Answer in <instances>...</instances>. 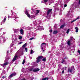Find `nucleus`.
Returning a JSON list of instances; mask_svg holds the SVG:
<instances>
[{"label": "nucleus", "mask_w": 80, "mask_h": 80, "mask_svg": "<svg viewBox=\"0 0 80 80\" xmlns=\"http://www.w3.org/2000/svg\"><path fill=\"white\" fill-rule=\"evenodd\" d=\"M65 26V24H64L63 25H62L60 27V28H63V27H64Z\"/></svg>", "instance_id": "12"}, {"label": "nucleus", "mask_w": 80, "mask_h": 80, "mask_svg": "<svg viewBox=\"0 0 80 80\" xmlns=\"http://www.w3.org/2000/svg\"><path fill=\"white\" fill-rule=\"evenodd\" d=\"M43 45H44V46H45L46 45V43H42L41 45V47H42V46H43Z\"/></svg>", "instance_id": "20"}, {"label": "nucleus", "mask_w": 80, "mask_h": 80, "mask_svg": "<svg viewBox=\"0 0 80 80\" xmlns=\"http://www.w3.org/2000/svg\"><path fill=\"white\" fill-rule=\"evenodd\" d=\"M79 19V17H78L75 20H78V19Z\"/></svg>", "instance_id": "37"}, {"label": "nucleus", "mask_w": 80, "mask_h": 80, "mask_svg": "<svg viewBox=\"0 0 80 80\" xmlns=\"http://www.w3.org/2000/svg\"><path fill=\"white\" fill-rule=\"evenodd\" d=\"M65 68L66 69V68H67V67H65Z\"/></svg>", "instance_id": "44"}, {"label": "nucleus", "mask_w": 80, "mask_h": 80, "mask_svg": "<svg viewBox=\"0 0 80 80\" xmlns=\"http://www.w3.org/2000/svg\"><path fill=\"white\" fill-rule=\"evenodd\" d=\"M42 62H46V58H44L43 59H42Z\"/></svg>", "instance_id": "11"}, {"label": "nucleus", "mask_w": 80, "mask_h": 80, "mask_svg": "<svg viewBox=\"0 0 80 80\" xmlns=\"http://www.w3.org/2000/svg\"><path fill=\"white\" fill-rule=\"evenodd\" d=\"M22 37L21 36H20L19 38H18V39L19 40H21V39H22Z\"/></svg>", "instance_id": "25"}, {"label": "nucleus", "mask_w": 80, "mask_h": 80, "mask_svg": "<svg viewBox=\"0 0 80 80\" xmlns=\"http://www.w3.org/2000/svg\"><path fill=\"white\" fill-rule=\"evenodd\" d=\"M25 59H24L22 62V65H24L25 63Z\"/></svg>", "instance_id": "24"}, {"label": "nucleus", "mask_w": 80, "mask_h": 80, "mask_svg": "<svg viewBox=\"0 0 80 80\" xmlns=\"http://www.w3.org/2000/svg\"><path fill=\"white\" fill-rule=\"evenodd\" d=\"M76 21V20H75V19L73 20V21H71V23H73V22H75Z\"/></svg>", "instance_id": "26"}, {"label": "nucleus", "mask_w": 80, "mask_h": 80, "mask_svg": "<svg viewBox=\"0 0 80 80\" xmlns=\"http://www.w3.org/2000/svg\"><path fill=\"white\" fill-rule=\"evenodd\" d=\"M62 73H64V70H63L62 72Z\"/></svg>", "instance_id": "38"}, {"label": "nucleus", "mask_w": 80, "mask_h": 80, "mask_svg": "<svg viewBox=\"0 0 80 80\" xmlns=\"http://www.w3.org/2000/svg\"><path fill=\"white\" fill-rule=\"evenodd\" d=\"M65 60L63 59L62 60V61L61 62V63H63V62H65Z\"/></svg>", "instance_id": "17"}, {"label": "nucleus", "mask_w": 80, "mask_h": 80, "mask_svg": "<svg viewBox=\"0 0 80 80\" xmlns=\"http://www.w3.org/2000/svg\"><path fill=\"white\" fill-rule=\"evenodd\" d=\"M78 53H79L80 54V50H78Z\"/></svg>", "instance_id": "36"}, {"label": "nucleus", "mask_w": 80, "mask_h": 80, "mask_svg": "<svg viewBox=\"0 0 80 80\" xmlns=\"http://www.w3.org/2000/svg\"><path fill=\"white\" fill-rule=\"evenodd\" d=\"M35 38H31L29 39V40H32L33 39H34Z\"/></svg>", "instance_id": "29"}, {"label": "nucleus", "mask_w": 80, "mask_h": 80, "mask_svg": "<svg viewBox=\"0 0 80 80\" xmlns=\"http://www.w3.org/2000/svg\"><path fill=\"white\" fill-rule=\"evenodd\" d=\"M43 58V56H38L36 58L37 59L36 62L37 63H39L40 62H41L42 59Z\"/></svg>", "instance_id": "1"}, {"label": "nucleus", "mask_w": 80, "mask_h": 80, "mask_svg": "<svg viewBox=\"0 0 80 80\" xmlns=\"http://www.w3.org/2000/svg\"><path fill=\"white\" fill-rule=\"evenodd\" d=\"M23 42H20L19 43V44H21V43H22Z\"/></svg>", "instance_id": "39"}, {"label": "nucleus", "mask_w": 80, "mask_h": 80, "mask_svg": "<svg viewBox=\"0 0 80 80\" xmlns=\"http://www.w3.org/2000/svg\"><path fill=\"white\" fill-rule=\"evenodd\" d=\"M79 4H80V0H79Z\"/></svg>", "instance_id": "43"}, {"label": "nucleus", "mask_w": 80, "mask_h": 80, "mask_svg": "<svg viewBox=\"0 0 80 80\" xmlns=\"http://www.w3.org/2000/svg\"><path fill=\"white\" fill-rule=\"evenodd\" d=\"M32 18H35V16L34 15H32Z\"/></svg>", "instance_id": "34"}, {"label": "nucleus", "mask_w": 80, "mask_h": 80, "mask_svg": "<svg viewBox=\"0 0 80 80\" xmlns=\"http://www.w3.org/2000/svg\"><path fill=\"white\" fill-rule=\"evenodd\" d=\"M67 44L69 46H70V40L68 41L67 42Z\"/></svg>", "instance_id": "10"}, {"label": "nucleus", "mask_w": 80, "mask_h": 80, "mask_svg": "<svg viewBox=\"0 0 80 80\" xmlns=\"http://www.w3.org/2000/svg\"><path fill=\"white\" fill-rule=\"evenodd\" d=\"M53 32V30L52 29H51L49 30V32Z\"/></svg>", "instance_id": "33"}, {"label": "nucleus", "mask_w": 80, "mask_h": 80, "mask_svg": "<svg viewBox=\"0 0 80 80\" xmlns=\"http://www.w3.org/2000/svg\"><path fill=\"white\" fill-rule=\"evenodd\" d=\"M75 29H76V31H75L76 32H78V27H75Z\"/></svg>", "instance_id": "9"}, {"label": "nucleus", "mask_w": 80, "mask_h": 80, "mask_svg": "<svg viewBox=\"0 0 80 80\" xmlns=\"http://www.w3.org/2000/svg\"><path fill=\"white\" fill-rule=\"evenodd\" d=\"M37 13H36V15H37L38 13H39L40 12V10H36Z\"/></svg>", "instance_id": "15"}, {"label": "nucleus", "mask_w": 80, "mask_h": 80, "mask_svg": "<svg viewBox=\"0 0 80 80\" xmlns=\"http://www.w3.org/2000/svg\"><path fill=\"white\" fill-rule=\"evenodd\" d=\"M67 5L66 4L64 5V7H67Z\"/></svg>", "instance_id": "35"}, {"label": "nucleus", "mask_w": 80, "mask_h": 80, "mask_svg": "<svg viewBox=\"0 0 80 80\" xmlns=\"http://www.w3.org/2000/svg\"><path fill=\"white\" fill-rule=\"evenodd\" d=\"M49 17H50L49 16Z\"/></svg>", "instance_id": "46"}, {"label": "nucleus", "mask_w": 80, "mask_h": 80, "mask_svg": "<svg viewBox=\"0 0 80 80\" xmlns=\"http://www.w3.org/2000/svg\"><path fill=\"white\" fill-rule=\"evenodd\" d=\"M48 80V78H47V77L43 78L42 79V80Z\"/></svg>", "instance_id": "13"}, {"label": "nucleus", "mask_w": 80, "mask_h": 80, "mask_svg": "<svg viewBox=\"0 0 80 80\" xmlns=\"http://www.w3.org/2000/svg\"><path fill=\"white\" fill-rule=\"evenodd\" d=\"M2 78H6V76H4L2 77Z\"/></svg>", "instance_id": "32"}, {"label": "nucleus", "mask_w": 80, "mask_h": 80, "mask_svg": "<svg viewBox=\"0 0 80 80\" xmlns=\"http://www.w3.org/2000/svg\"><path fill=\"white\" fill-rule=\"evenodd\" d=\"M13 76L12 75V74H11L9 77L8 78L9 79H10L11 78V77H12Z\"/></svg>", "instance_id": "14"}, {"label": "nucleus", "mask_w": 80, "mask_h": 80, "mask_svg": "<svg viewBox=\"0 0 80 80\" xmlns=\"http://www.w3.org/2000/svg\"><path fill=\"white\" fill-rule=\"evenodd\" d=\"M17 56H15L14 57L13 60H12V61L14 62L15 61L17 60Z\"/></svg>", "instance_id": "6"}, {"label": "nucleus", "mask_w": 80, "mask_h": 80, "mask_svg": "<svg viewBox=\"0 0 80 80\" xmlns=\"http://www.w3.org/2000/svg\"><path fill=\"white\" fill-rule=\"evenodd\" d=\"M5 65H4V64H3V66H2L3 67H5Z\"/></svg>", "instance_id": "41"}, {"label": "nucleus", "mask_w": 80, "mask_h": 80, "mask_svg": "<svg viewBox=\"0 0 80 80\" xmlns=\"http://www.w3.org/2000/svg\"><path fill=\"white\" fill-rule=\"evenodd\" d=\"M58 33V32L57 30H54L52 32L53 34H54V35H56V34H57Z\"/></svg>", "instance_id": "4"}, {"label": "nucleus", "mask_w": 80, "mask_h": 80, "mask_svg": "<svg viewBox=\"0 0 80 80\" xmlns=\"http://www.w3.org/2000/svg\"><path fill=\"white\" fill-rule=\"evenodd\" d=\"M69 32H70V29H68L67 31V33L68 34L69 33Z\"/></svg>", "instance_id": "21"}, {"label": "nucleus", "mask_w": 80, "mask_h": 80, "mask_svg": "<svg viewBox=\"0 0 80 80\" xmlns=\"http://www.w3.org/2000/svg\"><path fill=\"white\" fill-rule=\"evenodd\" d=\"M25 50L26 52H28V49H27V48H25Z\"/></svg>", "instance_id": "27"}, {"label": "nucleus", "mask_w": 80, "mask_h": 80, "mask_svg": "<svg viewBox=\"0 0 80 80\" xmlns=\"http://www.w3.org/2000/svg\"><path fill=\"white\" fill-rule=\"evenodd\" d=\"M7 53H8V51H7Z\"/></svg>", "instance_id": "45"}, {"label": "nucleus", "mask_w": 80, "mask_h": 80, "mask_svg": "<svg viewBox=\"0 0 80 80\" xmlns=\"http://www.w3.org/2000/svg\"><path fill=\"white\" fill-rule=\"evenodd\" d=\"M8 63L7 62H6L4 63V65H8Z\"/></svg>", "instance_id": "22"}, {"label": "nucleus", "mask_w": 80, "mask_h": 80, "mask_svg": "<svg viewBox=\"0 0 80 80\" xmlns=\"http://www.w3.org/2000/svg\"><path fill=\"white\" fill-rule=\"evenodd\" d=\"M29 71H30V72H32V71L33 72V68H30L29 69Z\"/></svg>", "instance_id": "16"}, {"label": "nucleus", "mask_w": 80, "mask_h": 80, "mask_svg": "<svg viewBox=\"0 0 80 80\" xmlns=\"http://www.w3.org/2000/svg\"><path fill=\"white\" fill-rule=\"evenodd\" d=\"M5 21H6V18H5V17L3 20V22H5Z\"/></svg>", "instance_id": "28"}, {"label": "nucleus", "mask_w": 80, "mask_h": 80, "mask_svg": "<svg viewBox=\"0 0 80 80\" xmlns=\"http://www.w3.org/2000/svg\"><path fill=\"white\" fill-rule=\"evenodd\" d=\"M11 74H12V76H13V77L15 76V75H16V73H12Z\"/></svg>", "instance_id": "19"}, {"label": "nucleus", "mask_w": 80, "mask_h": 80, "mask_svg": "<svg viewBox=\"0 0 80 80\" xmlns=\"http://www.w3.org/2000/svg\"><path fill=\"white\" fill-rule=\"evenodd\" d=\"M32 53H33V50L31 49V52H30V54H32Z\"/></svg>", "instance_id": "23"}, {"label": "nucleus", "mask_w": 80, "mask_h": 80, "mask_svg": "<svg viewBox=\"0 0 80 80\" xmlns=\"http://www.w3.org/2000/svg\"><path fill=\"white\" fill-rule=\"evenodd\" d=\"M41 48H42V50L43 51H44V50H43V47H41Z\"/></svg>", "instance_id": "40"}, {"label": "nucleus", "mask_w": 80, "mask_h": 80, "mask_svg": "<svg viewBox=\"0 0 80 80\" xmlns=\"http://www.w3.org/2000/svg\"><path fill=\"white\" fill-rule=\"evenodd\" d=\"M52 11V9L51 8L48 10L47 12V17H48V15L50 14L51 12Z\"/></svg>", "instance_id": "2"}, {"label": "nucleus", "mask_w": 80, "mask_h": 80, "mask_svg": "<svg viewBox=\"0 0 80 80\" xmlns=\"http://www.w3.org/2000/svg\"><path fill=\"white\" fill-rule=\"evenodd\" d=\"M68 72H70V73H72V72H73L72 69H71L68 68Z\"/></svg>", "instance_id": "7"}, {"label": "nucleus", "mask_w": 80, "mask_h": 80, "mask_svg": "<svg viewBox=\"0 0 80 80\" xmlns=\"http://www.w3.org/2000/svg\"><path fill=\"white\" fill-rule=\"evenodd\" d=\"M20 32L21 35H23V29H22L20 30Z\"/></svg>", "instance_id": "5"}, {"label": "nucleus", "mask_w": 80, "mask_h": 80, "mask_svg": "<svg viewBox=\"0 0 80 80\" xmlns=\"http://www.w3.org/2000/svg\"><path fill=\"white\" fill-rule=\"evenodd\" d=\"M10 18V16H8V19Z\"/></svg>", "instance_id": "42"}, {"label": "nucleus", "mask_w": 80, "mask_h": 80, "mask_svg": "<svg viewBox=\"0 0 80 80\" xmlns=\"http://www.w3.org/2000/svg\"><path fill=\"white\" fill-rule=\"evenodd\" d=\"M26 15H27V17H28L29 18H30V17H31V16H30V14H29L28 13L26 14Z\"/></svg>", "instance_id": "18"}, {"label": "nucleus", "mask_w": 80, "mask_h": 80, "mask_svg": "<svg viewBox=\"0 0 80 80\" xmlns=\"http://www.w3.org/2000/svg\"><path fill=\"white\" fill-rule=\"evenodd\" d=\"M44 2L45 3H47L48 2V0H44Z\"/></svg>", "instance_id": "31"}, {"label": "nucleus", "mask_w": 80, "mask_h": 80, "mask_svg": "<svg viewBox=\"0 0 80 80\" xmlns=\"http://www.w3.org/2000/svg\"><path fill=\"white\" fill-rule=\"evenodd\" d=\"M27 43H25L24 44L22 45V47L23 48H25V47H26V45H27Z\"/></svg>", "instance_id": "8"}, {"label": "nucleus", "mask_w": 80, "mask_h": 80, "mask_svg": "<svg viewBox=\"0 0 80 80\" xmlns=\"http://www.w3.org/2000/svg\"><path fill=\"white\" fill-rule=\"evenodd\" d=\"M40 70V69L38 68H34L33 69V72H36Z\"/></svg>", "instance_id": "3"}, {"label": "nucleus", "mask_w": 80, "mask_h": 80, "mask_svg": "<svg viewBox=\"0 0 80 80\" xmlns=\"http://www.w3.org/2000/svg\"><path fill=\"white\" fill-rule=\"evenodd\" d=\"M25 14H26V15H27V14H28V11H26L25 12Z\"/></svg>", "instance_id": "30"}]
</instances>
